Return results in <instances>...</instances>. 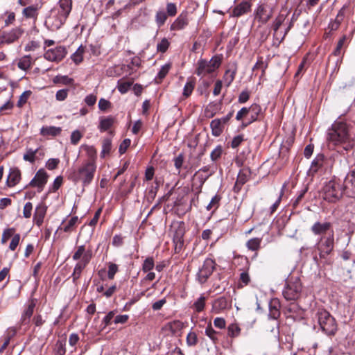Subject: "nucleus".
<instances>
[{"mask_svg": "<svg viewBox=\"0 0 355 355\" xmlns=\"http://www.w3.org/2000/svg\"><path fill=\"white\" fill-rule=\"evenodd\" d=\"M354 127L347 123L336 121L327 130V140L329 144L342 146L348 151L355 145V135L353 134Z\"/></svg>", "mask_w": 355, "mask_h": 355, "instance_id": "1", "label": "nucleus"}, {"mask_svg": "<svg viewBox=\"0 0 355 355\" xmlns=\"http://www.w3.org/2000/svg\"><path fill=\"white\" fill-rule=\"evenodd\" d=\"M96 171V164L93 160H86L78 168L77 171H74L69 176L70 179L75 184L81 182L83 187L89 185L94 180Z\"/></svg>", "mask_w": 355, "mask_h": 355, "instance_id": "2", "label": "nucleus"}, {"mask_svg": "<svg viewBox=\"0 0 355 355\" xmlns=\"http://www.w3.org/2000/svg\"><path fill=\"white\" fill-rule=\"evenodd\" d=\"M315 319L321 330L328 336H334L338 330L335 318L324 309H318L315 314Z\"/></svg>", "mask_w": 355, "mask_h": 355, "instance_id": "3", "label": "nucleus"}, {"mask_svg": "<svg viewBox=\"0 0 355 355\" xmlns=\"http://www.w3.org/2000/svg\"><path fill=\"white\" fill-rule=\"evenodd\" d=\"M343 194V187L336 180L329 181L322 188L323 199L329 202H336Z\"/></svg>", "mask_w": 355, "mask_h": 355, "instance_id": "4", "label": "nucleus"}, {"mask_svg": "<svg viewBox=\"0 0 355 355\" xmlns=\"http://www.w3.org/2000/svg\"><path fill=\"white\" fill-rule=\"evenodd\" d=\"M317 248L321 259H325L334 250V232L327 236H322L318 243Z\"/></svg>", "mask_w": 355, "mask_h": 355, "instance_id": "5", "label": "nucleus"}, {"mask_svg": "<svg viewBox=\"0 0 355 355\" xmlns=\"http://www.w3.org/2000/svg\"><path fill=\"white\" fill-rule=\"evenodd\" d=\"M301 284L296 282H288L284 287L282 294L287 301L296 300L301 293Z\"/></svg>", "mask_w": 355, "mask_h": 355, "instance_id": "6", "label": "nucleus"}, {"mask_svg": "<svg viewBox=\"0 0 355 355\" xmlns=\"http://www.w3.org/2000/svg\"><path fill=\"white\" fill-rule=\"evenodd\" d=\"M215 262L211 259H206L202 266L199 268L197 273L198 281L200 284H204L211 275L215 269Z\"/></svg>", "mask_w": 355, "mask_h": 355, "instance_id": "7", "label": "nucleus"}, {"mask_svg": "<svg viewBox=\"0 0 355 355\" xmlns=\"http://www.w3.org/2000/svg\"><path fill=\"white\" fill-rule=\"evenodd\" d=\"M67 53L64 46H58L54 49L47 50L44 54V58L49 61L58 62L66 56Z\"/></svg>", "mask_w": 355, "mask_h": 355, "instance_id": "8", "label": "nucleus"}, {"mask_svg": "<svg viewBox=\"0 0 355 355\" xmlns=\"http://www.w3.org/2000/svg\"><path fill=\"white\" fill-rule=\"evenodd\" d=\"M48 174L43 169L38 170L35 177L31 180L29 183V186L32 187H37V191L41 192L47 182Z\"/></svg>", "mask_w": 355, "mask_h": 355, "instance_id": "9", "label": "nucleus"}, {"mask_svg": "<svg viewBox=\"0 0 355 355\" xmlns=\"http://www.w3.org/2000/svg\"><path fill=\"white\" fill-rule=\"evenodd\" d=\"M185 230L184 223L182 222L177 227L173 235V241L175 245L174 250L175 253H180L182 250L184 245L183 236Z\"/></svg>", "mask_w": 355, "mask_h": 355, "instance_id": "10", "label": "nucleus"}, {"mask_svg": "<svg viewBox=\"0 0 355 355\" xmlns=\"http://www.w3.org/2000/svg\"><path fill=\"white\" fill-rule=\"evenodd\" d=\"M251 172L249 168H243L240 170L233 190L235 193H239L242 186L245 184L250 176Z\"/></svg>", "mask_w": 355, "mask_h": 355, "instance_id": "11", "label": "nucleus"}, {"mask_svg": "<svg viewBox=\"0 0 355 355\" xmlns=\"http://www.w3.org/2000/svg\"><path fill=\"white\" fill-rule=\"evenodd\" d=\"M24 33V30L19 27L13 28L9 32L3 33L2 42L11 44L17 40Z\"/></svg>", "mask_w": 355, "mask_h": 355, "instance_id": "12", "label": "nucleus"}, {"mask_svg": "<svg viewBox=\"0 0 355 355\" xmlns=\"http://www.w3.org/2000/svg\"><path fill=\"white\" fill-rule=\"evenodd\" d=\"M272 15V10H268L267 8L263 5L259 6L256 10V19L261 24H266L271 18Z\"/></svg>", "mask_w": 355, "mask_h": 355, "instance_id": "13", "label": "nucleus"}, {"mask_svg": "<svg viewBox=\"0 0 355 355\" xmlns=\"http://www.w3.org/2000/svg\"><path fill=\"white\" fill-rule=\"evenodd\" d=\"M189 24L187 12L181 13L171 25V31H180L184 29Z\"/></svg>", "mask_w": 355, "mask_h": 355, "instance_id": "14", "label": "nucleus"}, {"mask_svg": "<svg viewBox=\"0 0 355 355\" xmlns=\"http://www.w3.org/2000/svg\"><path fill=\"white\" fill-rule=\"evenodd\" d=\"M89 264V257L85 256L84 259L79 261L75 266L73 272L71 275L73 282L76 284L81 275L83 270Z\"/></svg>", "mask_w": 355, "mask_h": 355, "instance_id": "15", "label": "nucleus"}, {"mask_svg": "<svg viewBox=\"0 0 355 355\" xmlns=\"http://www.w3.org/2000/svg\"><path fill=\"white\" fill-rule=\"evenodd\" d=\"M46 209L47 207L44 204H40L35 208L33 215V221L38 227H40L44 222Z\"/></svg>", "mask_w": 355, "mask_h": 355, "instance_id": "16", "label": "nucleus"}, {"mask_svg": "<svg viewBox=\"0 0 355 355\" xmlns=\"http://www.w3.org/2000/svg\"><path fill=\"white\" fill-rule=\"evenodd\" d=\"M214 71L207 60L200 59L198 61V67L196 71V73L198 76H205L207 74L213 73Z\"/></svg>", "mask_w": 355, "mask_h": 355, "instance_id": "17", "label": "nucleus"}, {"mask_svg": "<svg viewBox=\"0 0 355 355\" xmlns=\"http://www.w3.org/2000/svg\"><path fill=\"white\" fill-rule=\"evenodd\" d=\"M331 228V223L329 222H315L311 227V232L315 235H321L327 232Z\"/></svg>", "mask_w": 355, "mask_h": 355, "instance_id": "18", "label": "nucleus"}, {"mask_svg": "<svg viewBox=\"0 0 355 355\" xmlns=\"http://www.w3.org/2000/svg\"><path fill=\"white\" fill-rule=\"evenodd\" d=\"M21 179V172L17 168H11L10 169L9 175L7 178V185L9 187H12L19 183Z\"/></svg>", "mask_w": 355, "mask_h": 355, "instance_id": "19", "label": "nucleus"}, {"mask_svg": "<svg viewBox=\"0 0 355 355\" xmlns=\"http://www.w3.org/2000/svg\"><path fill=\"white\" fill-rule=\"evenodd\" d=\"M280 304L277 299H272L269 303L268 317L274 320H277L280 316Z\"/></svg>", "mask_w": 355, "mask_h": 355, "instance_id": "20", "label": "nucleus"}, {"mask_svg": "<svg viewBox=\"0 0 355 355\" xmlns=\"http://www.w3.org/2000/svg\"><path fill=\"white\" fill-rule=\"evenodd\" d=\"M228 301L224 296L215 300L212 304V311L215 313H219L221 311L228 307Z\"/></svg>", "mask_w": 355, "mask_h": 355, "instance_id": "21", "label": "nucleus"}, {"mask_svg": "<svg viewBox=\"0 0 355 355\" xmlns=\"http://www.w3.org/2000/svg\"><path fill=\"white\" fill-rule=\"evenodd\" d=\"M35 307V302L34 300H31V302H29L27 307L24 310V313L21 315V322L24 324H29L31 321V318L33 314L34 309Z\"/></svg>", "mask_w": 355, "mask_h": 355, "instance_id": "22", "label": "nucleus"}, {"mask_svg": "<svg viewBox=\"0 0 355 355\" xmlns=\"http://www.w3.org/2000/svg\"><path fill=\"white\" fill-rule=\"evenodd\" d=\"M251 4L246 1L241 2L237 5L232 11L234 17H240L250 10Z\"/></svg>", "mask_w": 355, "mask_h": 355, "instance_id": "23", "label": "nucleus"}, {"mask_svg": "<svg viewBox=\"0 0 355 355\" xmlns=\"http://www.w3.org/2000/svg\"><path fill=\"white\" fill-rule=\"evenodd\" d=\"M58 5L60 8V14L66 19L71 12L72 8V0H60Z\"/></svg>", "mask_w": 355, "mask_h": 355, "instance_id": "24", "label": "nucleus"}, {"mask_svg": "<svg viewBox=\"0 0 355 355\" xmlns=\"http://www.w3.org/2000/svg\"><path fill=\"white\" fill-rule=\"evenodd\" d=\"M85 256L89 257V263L91 261V259L92 257V251L91 250L86 251L85 245H82L77 248V250L73 254L72 258L74 261H78V260L80 261L82 259H84Z\"/></svg>", "mask_w": 355, "mask_h": 355, "instance_id": "25", "label": "nucleus"}, {"mask_svg": "<svg viewBox=\"0 0 355 355\" xmlns=\"http://www.w3.org/2000/svg\"><path fill=\"white\" fill-rule=\"evenodd\" d=\"M324 156L323 154H318L312 161L309 168V173L313 175L323 166Z\"/></svg>", "mask_w": 355, "mask_h": 355, "instance_id": "26", "label": "nucleus"}, {"mask_svg": "<svg viewBox=\"0 0 355 355\" xmlns=\"http://www.w3.org/2000/svg\"><path fill=\"white\" fill-rule=\"evenodd\" d=\"M78 221L79 219L78 216H73L70 218L66 225H64V220H63L58 230H62L64 232L70 233L75 230Z\"/></svg>", "mask_w": 355, "mask_h": 355, "instance_id": "27", "label": "nucleus"}, {"mask_svg": "<svg viewBox=\"0 0 355 355\" xmlns=\"http://www.w3.org/2000/svg\"><path fill=\"white\" fill-rule=\"evenodd\" d=\"M261 238H253L248 240L246 243V247L249 250L255 252L253 259L257 257V251L261 248Z\"/></svg>", "mask_w": 355, "mask_h": 355, "instance_id": "28", "label": "nucleus"}, {"mask_svg": "<svg viewBox=\"0 0 355 355\" xmlns=\"http://www.w3.org/2000/svg\"><path fill=\"white\" fill-rule=\"evenodd\" d=\"M210 127L211 128L212 135L216 137L220 136L224 129V125L218 119L212 120L210 123Z\"/></svg>", "mask_w": 355, "mask_h": 355, "instance_id": "29", "label": "nucleus"}, {"mask_svg": "<svg viewBox=\"0 0 355 355\" xmlns=\"http://www.w3.org/2000/svg\"><path fill=\"white\" fill-rule=\"evenodd\" d=\"M62 128L55 126H43L40 129V134L43 136H56L60 134Z\"/></svg>", "mask_w": 355, "mask_h": 355, "instance_id": "30", "label": "nucleus"}, {"mask_svg": "<svg viewBox=\"0 0 355 355\" xmlns=\"http://www.w3.org/2000/svg\"><path fill=\"white\" fill-rule=\"evenodd\" d=\"M114 118L112 116H107L102 118L100 120L98 128L101 132H105L110 129L114 123Z\"/></svg>", "mask_w": 355, "mask_h": 355, "instance_id": "31", "label": "nucleus"}, {"mask_svg": "<svg viewBox=\"0 0 355 355\" xmlns=\"http://www.w3.org/2000/svg\"><path fill=\"white\" fill-rule=\"evenodd\" d=\"M38 8L37 6H28L23 10L22 14L26 18L37 19Z\"/></svg>", "mask_w": 355, "mask_h": 355, "instance_id": "32", "label": "nucleus"}, {"mask_svg": "<svg viewBox=\"0 0 355 355\" xmlns=\"http://www.w3.org/2000/svg\"><path fill=\"white\" fill-rule=\"evenodd\" d=\"M261 111V107L257 104H252L249 107V114H250V121L245 125L246 126L248 124H250V123L255 121L257 120L258 116L260 114Z\"/></svg>", "mask_w": 355, "mask_h": 355, "instance_id": "33", "label": "nucleus"}, {"mask_svg": "<svg viewBox=\"0 0 355 355\" xmlns=\"http://www.w3.org/2000/svg\"><path fill=\"white\" fill-rule=\"evenodd\" d=\"M31 64L32 62L31 56L25 55L19 60L17 67L23 71H26L31 68Z\"/></svg>", "mask_w": 355, "mask_h": 355, "instance_id": "34", "label": "nucleus"}, {"mask_svg": "<svg viewBox=\"0 0 355 355\" xmlns=\"http://www.w3.org/2000/svg\"><path fill=\"white\" fill-rule=\"evenodd\" d=\"M241 330L238 324L232 323L227 327V335L232 338H236L240 335Z\"/></svg>", "mask_w": 355, "mask_h": 355, "instance_id": "35", "label": "nucleus"}, {"mask_svg": "<svg viewBox=\"0 0 355 355\" xmlns=\"http://www.w3.org/2000/svg\"><path fill=\"white\" fill-rule=\"evenodd\" d=\"M221 199L222 197L220 195L216 194L214 196L212 197L209 203L206 207V209L209 211L212 209L213 211L216 210L220 206V202Z\"/></svg>", "mask_w": 355, "mask_h": 355, "instance_id": "36", "label": "nucleus"}, {"mask_svg": "<svg viewBox=\"0 0 355 355\" xmlns=\"http://www.w3.org/2000/svg\"><path fill=\"white\" fill-rule=\"evenodd\" d=\"M349 187L355 189V171L349 173L345 178L344 187L348 189Z\"/></svg>", "mask_w": 355, "mask_h": 355, "instance_id": "37", "label": "nucleus"}, {"mask_svg": "<svg viewBox=\"0 0 355 355\" xmlns=\"http://www.w3.org/2000/svg\"><path fill=\"white\" fill-rule=\"evenodd\" d=\"M84 51V47L80 45L76 51L71 55V58L76 64H80L83 61Z\"/></svg>", "mask_w": 355, "mask_h": 355, "instance_id": "38", "label": "nucleus"}, {"mask_svg": "<svg viewBox=\"0 0 355 355\" xmlns=\"http://www.w3.org/2000/svg\"><path fill=\"white\" fill-rule=\"evenodd\" d=\"M112 149V141L109 138H105L103 139L102 143V150L101 153V156L104 157L106 155L110 154Z\"/></svg>", "mask_w": 355, "mask_h": 355, "instance_id": "39", "label": "nucleus"}, {"mask_svg": "<svg viewBox=\"0 0 355 355\" xmlns=\"http://www.w3.org/2000/svg\"><path fill=\"white\" fill-rule=\"evenodd\" d=\"M39 150V148H36L35 150L32 148H27L26 153L23 156V159L25 161L29 162L31 163H34L35 160V156Z\"/></svg>", "mask_w": 355, "mask_h": 355, "instance_id": "40", "label": "nucleus"}, {"mask_svg": "<svg viewBox=\"0 0 355 355\" xmlns=\"http://www.w3.org/2000/svg\"><path fill=\"white\" fill-rule=\"evenodd\" d=\"M206 300L207 297L204 295H201L193 303V306L197 312H201L204 309Z\"/></svg>", "mask_w": 355, "mask_h": 355, "instance_id": "41", "label": "nucleus"}, {"mask_svg": "<svg viewBox=\"0 0 355 355\" xmlns=\"http://www.w3.org/2000/svg\"><path fill=\"white\" fill-rule=\"evenodd\" d=\"M194 87H195V82L192 80H188L184 87L182 95L185 98L189 97L191 94V93L194 89Z\"/></svg>", "mask_w": 355, "mask_h": 355, "instance_id": "42", "label": "nucleus"}, {"mask_svg": "<svg viewBox=\"0 0 355 355\" xmlns=\"http://www.w3.org/2000/svg\"><path fill=\"white\" fill-rule=\"evenodd\" d=\"M236 75V69H227L224 75V82L227 87H229L233 82Z\"/></svg>", "mask_w": 355, "mask_h": 355, "instance_id": "43", "label": "nucleus"}, {"mask_svg": "<svg viewBox=\"0 0 355 355\" xmlns=\"http://www.w3.org/2000/svg\"><path fill=\"white\" fill-rule=\"evenodd\" d=\"M187 345L189 347H193L198 344V339L196 332L190 331L187 336Z\"/></svg>", "mask_w": 355, "mask_h": 355, "instance_id": "44", "label": "nucleus"}, {"mask_svg": "<svg viewBox=\"0 0 355 355\" xmlns=\"http://www.w3.org/2000/svg\"><path fill=\"white\" fill-rule=\"evenodd\" d=\"M167 14L164 11H158L155 15V21L159 28L164 24L167 19Z\"/></svg>", "mask_w": 355, "mask_h": 355, "instance_id": "45", "label": "nucleus"}, {"mask_svg": "<svg viewBox=\"0 0 355 355\" xmlns=\"http://www.w3.org/2000/svg\"><path fill=\"white\" fill-rule=\"evenodd\" d=\"M53 82L63 85H71L73 83V80L67 76H56L53 79Z\"/></svg>", "mask_w": 355, "mask_h": 355, "instance_id": "46", "label": "nucleus"}, {"mask_svg": "<svg viewBox=\"0 0 355 355\" xmlns=\"http://www.w3.org/2000/svg\"><path fill=\"white\" fill-rule=\"evenodd\" d=\"M155 266L154 260L153 257H147L142 265V270L147 272L153 269Z\"/></svg>", "mask_w": 355, "mask_h": 355, "instance_id": "47", "label": "nucleus"}, {"mask_svg": "<svg viewBox=\"0 0 355 355\" xmlns=\"http://www.w3.org/2000/svg\"><path fill=\"white\" fill-rule=\"evenodd\" d=\"M170 46V42L166 38H163L157 44V51L160 53H165Z\"/></svg>", "mask_w": 355, "mask_h": 355, "instance_id": "48", "label": "nucleus"}, {"mask_svg": "<svg viewBox=\"0 0 355 355\" xmlns=\"http://www.w3.org/2000/svg\"><path fill=\"white\" fill-rule=\"evenodd\" d=\"M223 147L220 145L217 146L211 152L210 154L211 159L213 162H216L218 160L223 153Z\"/></svg>", "mask_w": 355, "mask_h": 355, "instance_id": "49", "label": "nucleus"}, {"mask_svg": "<svg viewBox=\"0 0 355 355\" xmlns=\"http://www.w3.org/2000/svg\"><path fill=\"white\" fill-rule=\"evenodd\" d=\"M217 331H216L212 327L211 324H208L205 329V335L207 336L211 340L214 342L218 340L217 338Z\"/></svg>", "mask_w": 355, "mask_h": 355, "instance_id": "50", "label": "nucleus"}, {"mask_svg": "<svg viewBox=\"0 0 355 355\" xmlns=\"http://www.w3.org/2000/svg\"><path fill=\"white\" fill-rule=\"evenodd\" d=\"M308 191V188L307 187H305L304 189H302L297 196L296 197V198L295 200H293V202H292V206L293 208H296L298 205L300 204V202L302 201V200L303 199L305 193L307 192Z\"/></svg>", "mask_w": 355, "mask_h": 355, "instance_id": "51", "label": "nucleus"}, {"mask_svg": "<svg viewBox=\"0 0 355 355\" xmlns=\"http://www.w3.org/2000/svg\"><path fill=\"white\" fill-rule=\"evenodd\" d=\"M118 266L115 263L110 262L108 263L107 277L110 279H113L115 274L118 272Z\"/></svg>", "mask_w": 355, "mask_h": 355, "instance_id": "52", "label": "nucleus"}, {"mask_svg": "<svg viewBox=\"0 0 355 355\" xmlns=\"http://www.w3.org/2000/svg\"><path fill=\"white\" fill-rule=\"evenodd\" d=\"M31 95V92L30 90L24 92L19 96V101L17 102V106L19 107H22L26 103Z\"/></svg>", "mask_w": 355, "mask_h": 355, "instance_id": "53", "label": "nucleus"}, {"mask_svg": "<svg viewBox=\"0 0 355 355\" xmlns=\"http://www.w3.org/2000/svg\"><path fill=\"white\" fill-rule=\"evenodd\" d=\"M170 68H171L170 64H165L164 65H163L162 67V68L160 69V70L159 71L156 78H159V80H162L167 75V73L169 71Z\"/></svg>", "mask_w": 355, "mask_h": 355, "instance_id": "54", "label": "nucleus"}, {"mask_svg": "<svg viewBox=\"0 0 355 355\" xmlns=\"http://www.w3.org/2000/svg\"><path fill=\"white\" fill-rule=\"evenodd\" d=\"M174 165L175 168L178 170V173H180V169L184 162V155L182 153L179 154L177 157L173 159Z\"/></svg>", "mask_w": 355, "mask_h": 355, "instance_id": "55", "label": "nucleus"}, {"mask_svg": "<svg viewBox=\"0 0 355 355\" xmlns=\"http://www.w3.org/2000/svg\"><path fill=\"white\" fill-rule=\"evenodd\" d=\"M345 40H346V36L343 35L338 42L337 46L333 52V54L335 56H338V55H341V49L345 42Z\"/></svg>", "mask_w": 355, "mask_h": 355, "instance_id": "56", "label": "nucleus"}, {"mask_svg": "<svg viewBox=\"0 0 355 355\" xmlns=\"http://www.w3.org/2000/svg\"><path fill=\"white\" fill-rule=\"evenodd\" d=\"M132 82L119 83L117 88L121 94H125L130 88Z\"/></svg>", "mask_w": 355, "mask_h": 355, "instance_id": "57", "label": "nucleus"}, {"mask_svg": "<svg viewBox=\"0 0 355 355\" xmlns=\"http://www.w3.org/2000/svg\"><path fill=\"white\" fill-rule=\"evenodd\" d=\"M208 62L213 70L215 71L220 66L221 58L218 56H214Z\"/></svg>", "mask_w": 355, "mask_h": 355, "instance_id": "58", "label": "nucleus"}, {"mask_svg": "<svg viewBox=\"0 0 355 355\" xmlns=\"http://www.w3.org/2000/svg\"><path fill=\"white\" fill-rule=\"evenodd\" d=\"M20 237L21 236L19 234H16L12 236V239L9 245V248L10 250L14 251L16 250L17 245L19 243Z\"/></svg>", "mask_w": 355, "mask_h": 355, "instance_id": "59", "label": "nucleus"}, {"mask_svg": "<svg viewBox=\"0 0 355 355\" xmlns=\"http://www.w3.org/2000/svg\"><path fill=\"white\" fill-rule=\"evenodd\" d=\"M64 344L61 340H58L55 344V355H64L65 354Z\"/></svg>", "mask_w": 355, "mask_h": 355, "instance_id": "60", "label": "nucleus"}, {"mask_svg": "<svg viewBox=\"0 0 355 355\" xmlns=\"http://www.w3.org/2000/svg\"><path fill=\"white\" fill-rule=\"evenodd\" d=\"M244 141V137L243 135H239L234 137L230 144L232 148H237Z\"/></svg>", "mask_w": 355, "mask_h": 355, "instance_id": "61", "label": "nucleus"}, {"mask_svg": "<svg viewBox=\"0 0 355 355\" xmlns=\"http://www.w3.org/2000/svg\"><path fill=\"white\" fill-rule=\"evenodd\" d=\"M33 209V205L31 202H28L25 204L23 209V216L26 218H29L31 216Z\"/></svg>", "mask_w": 355, "mask_h": 355, "instance_id": "62", "label": "nucleus"}, {"mask_svg": "<svg viewBox=\"0 0 355 355\" xmlns=\"http://www.w3.org/2000/svg\"><path fill=\"white\" fill-rule=\"evenodd\" d=\"M59 163V159L51 158L46 162V166L49 170H53L58 167Z\"/></svg>", "mask_w": 355, "mask_h": 355, "instance_id": "63", "label": "nucleus"}, {"mask_svg": "<svg viewBox=\"0 0 355 355\" xmlns=\"http://www.w3.org/2000/svg\"><path fill=\"white\" fill-rule=\"evenodd\" d=\"M284 19H285V17L282 15H279L275 19V20L274 21L273 25H272V28L275 33L278 31L279 27L282 26V24L284 21Z\"/></svg>", "mask_w": 355, "mask_h": 355, "instance_id": "64", "label": "nucleus"}]
</instances>
